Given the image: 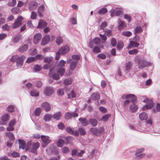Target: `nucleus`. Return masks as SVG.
<instances>
[{"mask_svg": "<svg viewBox=\"0 0 160 160\" xmlns=\"http://www.w3.org/2000/svg\"><path fill=\"white\" fill-rule=\"evenodd\" d=\"M32 142L30 141L27 144V148L26 150L29 152L35 153L36 152L37 150L40 146L39 143L38 142H34L33 143L32 147Z\"/></svg>", "mask_w": 160, "mask_h": 160, "instance_id": "obj_1", "label": "nucleus"}, {"mask_svg": "<svg viewBox=\"0 0 160 160\" xmlns=\"http://www.w3.org/2000/svg\"><path fill=\"white\" fill-rule=\"evenodd\" d=\"M25 58V56L24 55H22L19 57L17 55H15L12 56L10 61L12 62H14L17 61V66L18 67H19L22 65Z\"/></svg>", "mask_w": 160, "mask_h": 160, "instance_id": "obj_2", "label": "nucleus"}, {"mask_svg": "<svg viewBox=\"0 0 160 160\" xmlns=\"http://www.w3.org/2000/svg\"><path fill=\"white\" fill-rule=\"evenodd\" d=\"M66 62L63 60H61L58 63L56 69V71L58 72L61 76H62L65 72V68H63Z\"/></svg>", "mask_w": 160, "mask_h": 160, "instance_id": "obj_3", "label": "nucleus"}, {"mask_svg": "<svg viewBox=\"0 0 160 160\" xmlns=\"http://www.w3.org/2000/svg\"><path fill=\"white\" fill-rule=\"evenodd\" d=\"M143 102L146 103L145 105L143 106L142 108V110L144 111L147 109L152 108L154 105V103L153 101L148 98H147L143 100Z\"/></svg>", "mask_w": 160, "mask_h": 160, "instance_id": "obj_4", "label": "nucleus"}, {"mask_svg": "<svg viewBox=\"0 0 160 160\" xmlns=\"http://www.w3.org/2000/svg\"><path fill=\"white\" fill-rule=\"evenodd\" d=\"M125 98L126 100L124 102V105L126 106L130 102L132 103H134L136 100V96L132 94H129L125 96Z\"/></svg>", "mask_w": 160, "mask_h": 160, "instance_id": "obj_5", "label": "nucleus"}, {"mask_svg": "<svg viewBox=\"0 0 160 160\" xmlns=\"http://www.w3.org/2000/svg\"><path fill=\"white\" fill-rule=\"evenodd\" d=\"M139 68H143L151 64L150 62H147L144 59H138L137 60Z\"/></svg>", "mask_w": 160, "mask_h": 160, "instance_id": "obj_6", "label": "nucleus"}, {"mask_svg": "<svg viewBox=\"0 0 160 160\" xmlns=\"http://www.w3.org/2000/svg\"><path fill=\"white\" fill-rule=\"evenodd\" d=\"M23 19V18L22 16L18 17L13 24L12 28L15 29L20 26L22 24V22Z\"/></svg>", "mask_w": 160, "mask_h": 160, "instance_id": "obj_7", "label": "nucleus"}, {"mask_svg": "<svg viewBox=\"0 0 160 160\" xmlns=\"http://www.w3.org/2000/svg\"><path fill=\"white\" fill-rule=\"evenodd\" d=\"M41 139L42 142V147H46L48 144L51 142L50 138L47 136L42 135Z\"/></svg>", "mask_w": 160, "mask_h": 160, "instance_id": "obj_8", "label": "nucleus"}, {"mask_svg": "<svg viewBox=\"0 0 160 160\" xmlns=\"http://www.w3.org/2000/svg\"><path fill=\"white\" fill-rule=\"evenodd\" d=\"M43 92L46 96H50L54 93V90L51 87H47L44 89Z\"/></svg>", "mask_w": 160, "mask_h": 160, "instance_id": "obj_9", "label": "nucleus"}, {"mask_svg": "<svg viewBox=\"0 0 160 160\" xmlns=\"http://www.w3.org/2000/svg\"><path fill=\"white\" fill-rule=\"evenodd\" d=\"M70 50L69 47L68 45H65L62 47L58 51L62 55H64L68 53Z\"/></svg>", "mask_w": 160, "mask_h": 160, "instance_id": "obj_10", "label": "nucleus"}, {"mask_svg": "<svg viewBox=\"0 0 160 160\" xmlns=\"http://www.w3.org/2000/svg\"><path fill=\"white\" fill-rule=\"evenodd\" d=\"M66 130L67 132L69 134L74 135L76 136H78L79 135L78 132L77 130H73L70 127H67Z\"/></svg>", "mask_w": 160, "mask_h": 160, "instance_id": "obj_11", "label": "nucleus"}, {"mask_svg": "<svg viewBox=\"0 0 160 160\" xmlns=\"http://www.w3.org/2000/svg\"><path fill=\"white\" fill-rule=\"evenodd\" d=\"M10 119L9 115L8 114H5L2 117L1 120L2 122H0V124L6 125L7 123V122Z\"/></svg>", "mask_w": 160, "mask_h": 160, "instance_id": "obj_12", "label": "nucleus"}, {"mask_svg": "<svg viewBox=\"0 0 160 160\" xmlns=\"http://www.w3.org/2000/svg\"><path fill=\"white\" fill-rule=\"evenodd\" d=\"M78 114L77 113L74 112L71 113L69 112H68L65 113V118L66 119L69 120L71 119L72 117H78Z\"/></svg>", "mask_w": 160, "mask_h": 160, "instance_id": "obj_13", "label": "nucleus"}, {"mask_svg": "<svg viewBox=\"0 0 160 160\" xmlns=\"http://www.w3.org/2000/svg\"><path fill=\"white\" fill-rule=\"evenodd\" d=\"M42 107L46 112L49 111L51 109V106L49 103L47 102H44L42 103Z\"/></svg>", "mask_w": 160, "mask_h": 160, "instance_id": "obj_14", "label": "nucleus"}, {"mask_svg": "<svg viewBox=\"0 0 160 160\" xmlns=\"http://www.w3.org/2000/svg\"><path fill=\"white\" fill-rule=\"evenodd\" d=\"M42 37V35L40 33L36 34L33 38V42L35 44H36L40 40Z\"/></svg>", "mask_w": 160, "mask_h": 160, "instance_id": "obj_15", "label": "nucleus"}, {"mask_svg": "<svg viewBox=\"0 0 160 160\" xmlns=\"http://www.w3.org/2000/svg\"><path fill=\"white\" fill-rule=\"evenodd\" d=\"M144 148H143L138 149L135 153V155L137 156L138 158H140L144 157L145 155V154L144 153L140 154V153L144 151Z\"/></svg>", "mask_w": 160, "mask_h": 160, "instance_id": "obj_16", "label": "nucleus"}, {"mask_svg": "<svg viewBox=\"0 0 160 160\" xmlns=\"http://www.w3.org/2000/svg\"><path fill=\"white\" fill-rule=\"evenodd\" d=\"M49 41V35H46L42 39L41 45H45L48 43Z\"/></svg>", "mask_w": 160, "mask_h": 160, "instance_id": "obj_17", "label": "nucleus"}, {"mask_svg": "<svg viewBox=\"0 0 160 160\" xmlns=\"http://www.w3.org/2000/svg\"><path fill=\"white\" fill-rule=\"evenodd\" d=\"M78 120L83 126H86L89 124L88 121L85 118H80Z\"/></svg>", "mask_w": 160, "mask_h": 160, "instance_id": "obj_18", "label": "nucleus"}, {"mask_svg": "<svg viewBox=\"0 0 160 160\" xmlns=\"http://www.w3.org/2000/svg\"><path fill=\"white\" fill-rule=\"evenodd\" d=\"M38 6V4L36 2H33L30 3L28 9L29 10L32 11L35 10Z\"/></svg>", "mask_w": 160, "mask_h": 160, "instance_id": "obj_19", "label": "nucleus"}, {"mask_svg": "<svg viewBox=\"0 0 160 160\" xmlns=\"http://www.w3.org/2000/svg\"><path fill=\"white\" fill-rule=\"evenodd\" d=\"M68 63L71 62L70 65V68L72 70H74L76 67V65L78 63L77 61H72L71 59L67 61Z\"/></svg>", "mask_w": 160, "mask_h": 160, "instance_id": "obj_20", "label": "nucleus"}, {"mask_svg": "<svg viewBox=\"0 0 160 160\" xmlns=\"http://www.w3.org/2000/svg\"><path fill=\"white\" fill-rule=\"evenodd\" d=\"M139 45V44L136 42L131 41L130 42V43L127 48L129 49L131 48L132 47H137Z\"/></svg>", "mask_w": 160, "mask_h": 160, "instance_id": "obj_21", "label": "nucleus"}, {"mask_svg": "<svg viewBox=\"0 0 160 160\" xmlns=\"http://www.w3.org/2000/svg\"><path fill=\"white\" fill-rule=\"evenodd\" d=\"M118 28L119 29H122L126 26L125 23L120 19H118Z\"/></svg>", "mask_w": 160, "mask_h": 160, "instance_id": "obj_22", "label": "nucleus"}, {"mask_svg": "<svg viewBox=\"0 0 160 160\" xmlns=\"http://www.w3.org/2000/svg\"><path fill=\"white\" fill-rule=\"evenodd\" d=\"M46 25V22L42 20H41L39 22L37 28L42 29L45 27Z\"/></svg>", "mask_w": 160, "mask_h": 160, "instance_id": "obj_23", "label": "nucleus"}, {"mask_svg": "<svg viewBox=\"0 0 160 160\" xmlns=\"http://www.w3.org/2000/svg\"><path fill=\"white\" fill-rule=\"evenodd\" d=\"M18 141L19 148H22L23 149H24L26 146V144L24 140L21 139H19Z\"/></svg>", "mask_w": 160, "mask_h": 160, "instance_id": "obj_24", "label": "nucleus"}, {"mask_svg": "<svg viewBox=\"0 0 160 160\" xmlns=\"http://www.w3.org/2000/svg\"><path fill=\"white\" fill-rule=\"evenodd\" d=\"M100 98V95L99 94L95 93H93L90 97V98L94 101L98 100Z\"/></svg>", "mask_w": 160, "mask_h": 160, "instance_id": "obj_25", "label": "nucleus"}, {"mask_svg": "<svg viewBox=\"0 0 160 160\" xmlns=\"http://www.w3.org/2000/svg\"><path fill=\"white\" fill-rule=\"evenodd\" d=\"M90 131L95 135H100V132L99 131V129H98L96 128H92L90 129Z\"/></svg>", "mask_w": 160, "mask_h": 160, "instance_id": "obj_26", "label": "nucleus"}, {"mask_svg": "<svg viewBox=\"0 0 160 160\" xmlns=\"http://www.w3.org/2000/svg\"><path fill=\"white\" fill-rule=\"evenodd\" d=\"M139 118L141 120H146L148 118L147 113L145 112H142L139 114Z\"/></svg>", "mask_w": 160, "mask_h": 160, "instance_id": "obj_27", "label": "nucleus"}, {"mask_svg": "<svg viewBox=\"0 0 160 160\" xmlns=\"http://www.w3.org/2000/svg\"><path fill=\"white\" fill-rule=\"evenodd\" d=\"M90 123L93 127L96 126L98 124L97 121L93 118H90L89 119Z\"/></svg>", "mask_w": 160, "mask_h": 160, "instance_id": "obj_28", "label": "nucleus"}, {"mask_svg": "<svg viewBox=\"0 0 160 160\" xmlns=\"http://www.w3.org/2000/svg\"><path fill=\"white\" fill-rule=\"evenodd\" d=\"M12 13L14 14H18L21 12L20 9L17 7L12 8L11 9Z\"/></svg>", "mask_w": 160, "mask_h": 160, "instance_id": "obj_29", "label": "nucleus"}, {"mask_svg": "<svg viewBox=\"0 0 160 160\" xmlns=\"http://www.w3.org/2000/svg\"><path fill=\"white\" fill-rule=\"evenodd\" d=\"M111 116V114H105L104 116H103L102 118H101L100 120L101 121H102L104 122H106L107 121L108 119Z\"/></svg>", "mask_w": 160, "mask_h": 160, "instance_id": "obj_30", "label": "nucleus"}, {"mask_svg": "<svg viewBox=\"0 0 160 160\" xmlns=\"http://www.w3.org/2000/svg\"><path fill=\"white\" fill-rule=\"evenodd\" d=\"M132 63L131 62H128L126 64V70L129 72L131 70Z\"/></svg>", "mask_w": 160, "mask_h": 160, "instance_id": "obj_31", "label": "nucleus"}, {"mask_svg": "<svg viewBox=\"0 0 160 160\" xmlns=\"http://www.w3.org/2000/svg\"><path fill=\"white\" fill-rule=\"evenodd\" d=\"M52 118V116L48 114L45 115L43 117V120L46 122H48L51 120Z\"/></svg>", "mask_w": 160, "mask_h": 160, "instance_id": "obj_32", "label": "nucleus"}, {"mask_svg": "<svg viewBox=\"0 0 160 160\" xmlns=\"http://www.w3.org/2000/svg\"><path fill=\"white\" fill-rule=\"evenodd\" d=\"M28 48V45L26 44H25L19 48V51L20 52H23L25 51Z\"/></svg>", "mask_w": 160, "mask_h": 160, "instance_id": "obj_33", "label": "nucleus"}, {"mask_svg": "<svg viewBox=\"0 0 160 160\" xmlns=\"http://www.w3.org/2000/svg\"><path fill=\"white\" fill-rule=\"evenodd\" d=\"M53 60V58L52 57H47L45 58L44 62H47L48 64H50Z\"/></svg>", "mask_w": 160, "mask_h": 160, "instance_id": "obj_34", "label": "nucleus"}, {"mask_svg": "<svg viewBox=\"0 0 160 160\" xmlns=\"http://www.w3.org/2000/svg\"><path fill=\"white\" fill-rule=\"evenodd\" d=\"M21 40V36L20 35H17L13 38L12 42L14 43H17Z\"/></svg>", "mask_w": 160, "mask_h": 160, "instance_id": "obj_35", "label": "nucleus"}, {"mask_svg": "<svg viewBox=\"0 0 160 160\" xmlns=\"http://www.w3.org/2000/svg\"><path fill=\"white\" fill-rule=\"evenodd\" d=\"M124 46L123 43L122 42L120 41L118 42L117 46L118 50H120L122 49Z\"/></svg>", "mask_w": 160, "mask_h": 160, "instance_id": "obj_36", "label": "nucleus"}, {"mask_svg": "<svg viewBox=\"0 0 160 160\" xmlns=\"http://www.w3.org/2000/svg\"><path fill=\"white\" fill-rule=\"evenodd\" d=\"M64 143V141L62 139H59L57 142V144L58 147H62Z\"/></svg>", "mask_w": 160, "mask_h": 160, "instance_id": "obj_37", "label": "nucleus"}, {"mask_svg": "<svg viewBox=\"0 0 160 160\" xmlns=\"http://www.w3.org/2000/svg\"><path fill=\"white\" fill-rule=\"evenodd\" d=\"M6 135L9 138L10 140L12 141H13L15 140V138L13 134L11 132H7L6 133Z\"/></svg>", "mask_w": 160, "mask_h": 160, "instance_id": "obj_38", "label": "nucleus"}, {"mask_svg": "<svg viewBox=\"0 0 160 160\" xmlns=\"http://www.w3.org/2000/svg\"><path fill=\"white\" fill-rule=\"evenodd\" d=\"M68 98L71 99L75 98L76 94L74 91L72 90V91L71 93L68 94Z\"/></svg>", "mask_w": 160, "mask_h": 160, "instance_id": "obj_39", "label": "nucleus"}, {"mask_svg": "<svg viewBox=\"0 0 160 160\" xmlns=\"http://www.w3.org/2000/svg\"><path fill=\"white\" fill-rule=\"evenodd\" d=\"M39 94V92L36 90H32L30 92V95L33 97L38 96Z\"/></svg>", "mask_w": 160, "mask_h": 160, "instance_id": "obj_40", "label": "nucleus"}, {"mask_svg": "<svg viewBox=\"0 0 160 160\" xmlns=\"http://www.w3.org/2000/svg\"><path fill=\"white\" fill-rule=\"evenodd\" d=\"M107 9L105 8H103L100 9L98 11V13L100 14H104L107 12Z\"/></svg>", "mask_w": 160, "mask_h": 160, "instance_id": "obj_41", "label": "nucleus"}, {"mask_svg": "<svg viewBox=\"0 0 160 160\" xmlns=\"http://www.w3.org/2000/svg\"><path fill=\"white\" fill-rule=\"evenodd\" d=\"M61 116V114L60 112H57L53 114V118L57 120L59 119L60 118Z\"/></svg>", "mask_w": 160, "mask_h": 160, "instance_id": "obj_42", "label": "nucleus"}, {"mask_svg": "<svg viewBox=\"0 0 160 160\" xmlns=\"http://www.w3.org/2000/svg\"><path fill=\"white\" fill-rule=\"evenodd\" d=\"M41 109L40 108H37L34 112L35 116H39L40 113H41Z\"/></svg>", "mask_w": 160, "mask_h": 160, "instance_id": "obj_43", "label": "nucleus"}, {"mask_svg": "<svg viewBox=\"0 0 160 160\" xmlns=\"http://www.w3.org/2000/svg\"><path fill=\"white\" fill-rule=\"evenodd\" d=\"M142 31V29L140 26H137L134 29L135 33L136 34V33L140 32Z\"/></svg>", "mask_w": 160, "mask_h": 160, "instance_id": "obj_44", "label": "nucleus"}, {"mask_svg": "<svg viewBox=\"0 0 160 160\" xmlns=\"http://www.w3.org/2000/svg\"><path fill=\"white\" fill-rule=\"evenodd\" d=\"M130 107L131 110L132 112H134L137 110L138 107L137 106L134 104V103H132Z\"/></svg>", "mask_w": 160, "mask_h": 160, "instance_id": "obj_45", "label": "nucleus"}, {"mask_svg": "<svg viewBox=\"0 0 160 160\" xmlns=\"http://www.w3.org/2000/svg\"><path fill=\"white\" fill-rule=\"evenodd\" d=\"M72 82L71 79H66L64 81L63 83L64 85L67 86L71 84Z\"/></svg>", "mask_w": 160, "mask_h": 160, "instance_id": "obj_46", "label": "nucleus"}, {"mask_svg": "<svg viewBox=\"0 0 160 160\" xmlns=\"http://www.w3.org/2000/svg\"><path fill=\"white\" fill-rule=\"evenodd\" d=\"M62 42V39L61 37L58 36L56 39V43L57 44L59 45Z\"/></svg>", "mask_w": 160, "mask_h": 160, "instance_id": "obj_47", "label": "nucleus"}, {"mask_svg": "<svg viewBox=\"0 0 160 160\" xmlns=\"http://www.w3.org/2000/svg\"><path fill=\"white\" fill-rule=\"evenodd\" d=\"M35 60V57H31L28 58L26 62L28 63H30Z\"/></svg>", "mask_w": 160, "mask_h": 160, "instance_id": "obj_48", "label": "nucleus"}, {"mask_svg": "<svg viewBox=\"0 0 160 160\" xmlns=\"http://www.w3.org/2000/svg\"><path fill=\"white\" fill-rule=\"evenodd\" d=\"M138 51L136 49H133L132 50L128 51V53L129 54H135L138 53Z\"/></svg>", "mask_w": 160, "mask_h": 160, "instance_id": "obj_49", "label": "nucleus"}, {"mask_svg": "<svg viewBox=\"0 0 160 160\" xmlns=\"http://www.w3.org/2000/svg\"><path fill=\"white\" fill-rule=\"evenodd\" d=\"M41 68L37 64L34 66V69L36 72H39L41 70Z\"/></svg>", "mask_w": 160, "mask_h": 160, "instance_id": "obj_50", "label": "nucleus"}, {"mask_svg": "<svg viewBox=\"0 0 160 160\" xmlns=\"http://www.w3.org/2000/svg\"><path fill=\"white\" fill-rule=\"evenodd\" d=\"M44 56L42 54H38L35 56V60H42L44 58Z\"/></svg>", "mask_w": 160, "mask_h": 160, "instance_id": "obj_51", "label": "nucleus"}, {"mask_svg": "<svg viewBox=\"0 0 160 160\" xmlns=\"http://www.w3.org/2000/svg\"><path fill=\"white\" fill-rule=\"evenodd\" d=\"M78 131L80 134L81 135H84L86 134V132L85 130L82 128H80L78 129Z\"/></svg>", "mask_w": 160, "mask_h": 160, "instance_id": "obj_52", "label": "nucleus"}, {"mask_svg": "<svg viewBox=\"0 0 160 160\" xmlns=\"http://www.w3.org/2000/svg\"><path fill=\"white\" fill-rule=\"evenodd\" d=\"M93 51L96 53H98L101 52L100 49L98 47H95L93 48Z\"/></svg>", "mask_w": 160, "mask_h": 160, "instance_id": "obj_53", "label": "nucleus"}, {"mask_svg": "<svg viewBox=\"0 0 160 160\" xmlns=\"http://www.w3.org/2000/svg\"><path fill=\"white\" fill-rule=\"evenodd\" d=\"M122 34L128 37H129L131 36L132 33L130 31H125L122 32Z\"/></svg>", "mask_w": 160, "mask_h": 160, "instance_id": "obj_54", "label": "nucleus"}, {"mask_svg": "<svg viewBox=\"0 0 160 160\" xmlns=\"http://www.w3.org/2000/svg\"><path fill=\"white\" fill-rule=\"evenodd\" d=\"M30 53L32 55H34L37 53V50L35 48H32L30 51Z\"/></svg>", "mask_w": 160, "mask_h": 160, "instance_id": "obj_55", "label": "nucleus"}, {"mask_svg": "<svg viewBox=\"0 0 160 160\" xmlns=\"http://www.w3.org/2000/svg\"><path fill=\"white\" fill-rule=\"evenodd\" d=\"M99 110L103 113H106L107 112L106 108L103 107H100L99 108Z\"/></svg>", "mask_w": 160, "mask_h": 160, "instance_id": "obj_56", "label": "nucleus"}, {"mask_svg": "<svg viewBox=\"0 0 160 160\" xmlns=\"http://www.w3.org/2000/svg\"><path fill=\"white\" fill-rule=\"evenodd\" d=\"M52 78L54 80H57L59 79V76L58 73H55L52 75Z\"/></svg>", "mask_w": 160, "mask_h": 160, "instance_id": "obj_57", "label": "nucleus"}, {"mask_svg": "<svg viewBox=\"0 0 160 160\" xmlns=\"http://www.w3.org/2000/svg\"><path fill=\"white\" fill-rule=\"evenodd\" d=\"M7 110L9 112H12L14 111V107L12 105H10L8 107Z\"/></svg>", "mask_w": 160, "mask_h": 160, "instance_id": "obj_58", "label": "nucleus"}, {"mask_svg": "<svg viewBox=\"0 0 160 160\" xmlns=\"http://www.w3.org/2000/svg\"><path fill=\"white\" fill-rule=\"evenodd\" d=\"M66 139L68 143H70L73 140V138L71 136H68L66 137Z\"/></svg>", "mask_w": 160, "mask_h": 160, "instance_id": "obj_59", "label": "nucleus"}, {"mask_svg": "<svg viewBox=\"0 0 160 160\" xmlns=\"http://www.w3.org/2000/svg\"><path fill=\"white\" fill-rule=\"evenodd\" d=\"M93 41L95 44H99L100 42V38L98 37L95 38L93 39Z\"/></svg>", "mask_w": 160, "mask_h": 160, "instance_id": "obj_60", "label": "nucleus"}, {"mask_svg": "<svg viewBox=\"0 0 160 160\" xmlns=\"http://www.w3.org/2000/svg\"><path fill=\"white\" fill-rule=\"evenodd\" d=\"M111 43L113 47L115 46L117 43V41L116 39L114 38H112L111 40Z\"/></svg>", "mask_w": 160, "mask_h": 160, "instance_id": "obj_61", "label": "nucleus"}, {"mask_svg": "<svg viewBox=\"0 0 160 160\" xmlns=\"http://www.w3.org/2000/svg\"><path fill=\"white\" fill-rule=\"evenodd\" d=\"M103 31L104 32L107 33V35L108 36H111V31L110 30L108 29L107 28H105L103 29Z\"/></svg>", "mask_w": 160, "mask_h": 160, "instance_id": "obj_62", "label": "nucleus"}, {"mask_svg": "<svg viewBox=\"0 0 160 160\" xmlns=\"http://www.w3.org/2000/svg\"><path fill=\"white\" fill-rule=\"evenodd\" d=\"M37 16L36 13L34 11H32L31 13V18L32 19H35L36 18Z\"/></svg>", "mask_w": 160, "mask_h": 160, "instance_id": "obj_63", "label": "nucleus"}, {"mask_svg": "<svg viewBox=\"0 0 160 160\" xmlns=\"http://www.w3.org/2000/svg\"><path fill=\"white\" fill-rule=\"evenodd\" d=\"M11 156L12 157H18L20 155L18 152H14L11 154Z\"/></svg>", "mask_w": 160, "mask_h": 160, "instance_id": "obj_64", "label": "nucleus"}]
</instances>
